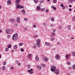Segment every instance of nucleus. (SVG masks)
<instances>
[{"label":"nucleus","instance_id":"nucleus-1","mask_svg":"<svg viewBox=\"0 0 75 75\" xmlns=\"http://www.w3.org/2000/svg\"><path fill=\"white\" fill-rule=\"evenodd\" d=\"M18 38V35L17 34H14L12 36V39L13 40H16Z\"/></svg>","mask_w":75,"mask_h":75},{"label":"nucleus","instance_id":"nucleus-2","mask_svg":"<svg viewBox=\"0 0 75 75\" xmlns=\"http://www.w3.org/2000/svg\"><path fill=\"white\" fill-rule=\"evenodd\" d=\"M51 71L52 72L55 71V70L56 69V67L55 66L52 65L51 67Z\"/></svg>","mask_w":75,"mask_h":75},{"label":"nucleus","instance_id":"nucleus-3","mask_svg":"<svg viewBox=\"0 0 75 75\" xmlns=\"http://www.w3.org/2000/svg\"><path fill=\"white\" fill-rule=\"evenodd\" d=\"M16 9H18V8H23L24 7L23 6L20 5H19V3H18V4H16Z\"/></svg>","mask_w":75,"mask_h":75},{"label":"nucleus","instance_id":"nucleus-4","mask_svg":"<svg viewBox=\"0 0 75 75\" xmlns=\"http://www.w3.org/2000/svg\"><path fill=\"white\" fill-rule=\"evenodd\" d=\"M6 31L7 34H10L11 33L12 31L9 29H6Z\"/></svg>","mask_w":75,"mask_h":75},{"label":"nucleus","instance_id":"nucleus-5","mask_svg":"<svg viewBox=\"0 0 75 75\" xmlns=\"http://www.w3.org/2000/svg\"><path fill=\"white\" fill-rule=\"evenodd\" d=\"M55 58L57 60H59V59H60L61 57H60L59 54H57L55 56Z\"/></svg>","mask_w":75,"mask_h":75},{"label":"nucleus","instance_id":"nucleus-6","mask_svg":"<svg viewBox=\"0 0 75 75\" xmlns=\"http://www.w3.org/2000/svg\"><path fill=\"white\" fill-rule=\"evenodd\" d=\"M54 72L55 73V74H59V70H58V69H56L54 71Z\"/></svg>","mask_w":75,"mask_h":75},{"label":"nucleus","instance_id":"nucleus-7","mask_svg":"<svg viewBox=\"0 0 75 75\" xmlns=\"http://www.w3.org/2000/svg\"><path fill=\"white\" fill-rule=\"evenodd\" d=\"M20 18L19 17H18L17 18L16 21L17 23H20Z\"/></svg>","mask_w":75,"mask_h":75},{"label":"nucleus","instance_id":"nucleus-8","mask_svg":"<svg viewBox=\"0 0 75 75\" xmlns=\"http://www.w3.org/2000/svg\"><path fill=\"white\" fill-rule=\"evenodd\" d=\"M36 10L37 11H40L41 10V7H40V6H37L36 7Z\"/></svg>","mask_w":75,"mask_h":75},{"label":"nucleus","instance_id":"nucleus-9","mask_svg":"<svg viewBox=\"0 0 75 75\" xmlns=\"http://www.w3.org/2000/svg\"><path fill=\"white\" fill-rule=\"evenodd\" d=\"M70 56H71V54H67L66 55L65 58H66V59H68V58H69V57H70Z\"/></svg>","mask_w":75,"mask_h":75},{"label":"nucleus","instance_id":"nucleus-10","mask_svg":"<svg viewBox=\"0 0 75 75\" xmlns=\"http://www.w3.org/2000/svg\"><path fill=\"white\" fill-rule=\"evenodd\" d=\"M36 43H40L41 42V40L40 39H37L36 40Z\"/></svg>","mask_w":75,"mask_h":75},{"label":"nucleus","instance_id":"nucleus-11","mask_svg":"<svg viewBox=\"0 0 75 75\" xmlns=\"http://www.w3.org/2000/svg\"><path fill=\"white\" fill-rule=\"evenodd\" d=\"M35 59H36V61H38L40 59H39V58H38V56H36L35 57Z\"/></svg>","mask_w":75,"mask_h":75},{"label":"nucleus","instance_id":"nucleus-12","mask_svg":"<svg viewBox=\"0 0 75 75\" xmlns=\"http://www.w3.org/2000/svg\"><path fill=\"white\" fill-rule=\"evenodd\" d=\"M20 2V0H16V4H18V3H19Z\"/></svg>","mask_w":75,"mask_h":75},{"label":"nucleus","instance_id":"nucleus-13","mask_svg":"<svg viewBox=\"0 0 75 75\" xmlns=\"http://www.w3.org/2000/svg\"><path fill=\"white\" fill-rule=\"evenodd\" d=\"M7 4L8 5V4H11V2L10 0H8L7 1Z\"/></svg>","mask_w":75,"mask_h":75},{"label":"nucleus","instance_id":"nucleus-14","mask_svg":"<svg viewBox=\"0 0 75 75\" xmlns=\"http://www.w3.org/2000/svg\"><path fill=\"white\" fill-rule=\"evenodd\" d=\"M34 3H35L36 4H37V3H38V2H39V1L37 0H34Z\"/></svg>","mask_w":75,"mask_h":75},{"label":"nucleus","instance_id":"nucleus-15","mask_svg":"<svg viewBox=\"0 0 75 75\" xmlns=\"http://www.w3.org/2000/svg\"><path fill=\"white\" fill-rule=\"evenodd\" d=\"M36 44L38 47L40 48V47H41V45H40V43H36Z\"/></svg>","mask_w":75,"mask_h":75},{"label":"nucleus","instance_id":"nucleus-16","mask_svg":"<svg viewBox=\"0 0 75 75\" xmlns=\"http://www.w3.org/2000/svg\"><path fill=\"white\" fill-rule=\"evenodd\" d=\"M13 48L14 49H15V50H16V49H17V45H15L13 46Z\"/></svg>","mask_w":75,"mask_h":75},{"label":"nucleus","instance_id":"nucleus-17","mask_svg":"<svg viewBox=\"0 0 75 75\" xmlns=\"http://www.w3.org/2000/svg\"><path fill=\"white\" fill-rule=\"evenodd\" d=\"M67 27L68 28L69 30H71V26L70 25H68L67 26Z\"/></svg>","mask_w":75,"mask_h":75},{"label":"nucleus","instance_id":"nucleus-18","mask_svg":"<svg viewBox=\"0 0 75 75\" xmlns=\"http://www.w3.org/2000/svg\"><path fill=\"white\" fill-rule=\"evenodd\" d=\"M45 45H47V46H50V44L49 43L46 42L45 44Z\"/></svg>","mask_w":75,"mask_h":75},{"label":"nucleus","instance_id":"nucleus-19","mask_svg":"<svg viewBox=\"0 0 75 75\" xmlns=\"http://www.w3.org/2000/svg\"><path fill=\"white\" fill-rule=\"evenodd\" d=\"M10 21L11 23H13V22H14V21H15V20L14 19H11L10 20Z\"/></svg>","mask_w":75,"mask_h":75},{"label":"nucleus","instance_id":"nucleus-20","mask_svg":"<svg viewBox=\"0 0 75 75\" xmlns=\"http://www.w3.org/2000/svg\"><path fill=\"white\" fill-rule=\"evenodd\" d=\"M22 11L23 13V14H25V11L23 9L22 10Z\"/></svg>","mask_w":75,"mask_h":75},{"label":"nucleus","instance_id":"nucleus-21","mask_svg":"<svg viewBox=\"0 0 75 75\" xmlns=\"http://www.w3.org/2000/svg\"><path fill=\"white\" fill-rule=\"evenodd\" d=\"M51 36H52V37H53V36H54V35H55V33L54 32L52 33L51 34Z\"/></svg>","mask_w":75,"mask_h":75},{"label":"nucleus","instance_id":"nucleus-22","mask_svg":"<svg viewBox=\"0 0 75 75\" xmlns=\"http://www.w3.org/2000/svg\"><path fill=\"white\" fill-rule=\"evenodd\" d=\"M7 48H10L11 47V45H9L7 46Z\"/></svg>","mask_w":75,"mask_h":75},{"label":"nucleus","instance_id":"nucleus-23","mask_svg":"<svg viewBox=\"0 0 75 75\" xmlns=\"http://www.w3.org/2000/svg\"><path fill=\"white\" fill-rule=\"evenodd\" d=\"M55 25V24H51L50 25V27H54Z\"/></svg>","mask_w":75,"mask_h":75},{"label":"nucleus","instance_id":"nucleus-24","mask_svg":"<svg viewBox=\"0 0 75 75\" xmlns=\"http://www.w3.org/2000/svg\"><path fill=\"white\" fill-rule=\"evenodd\" d=\"M50 20L52 21V22H54V18H52Z\"/></svg>","mask_w":75,"mask_h":75},{"label":"nucleus","instance_id":"nucleus-25","mask_svg":"<svg viewBox=\"0 0 75 75\" xmlns=\"http://www.w3.org/2000/svg\"><path fill=\"white\" fill-rule=\"evenodd\" d=\"M44 58H45L44 59L45 61H48V58H47V57H45Z\"/></svg>","mask_w":75,"mask_h":75},{"label":"nucleus","instance_id":"nucleus-26","mask_svg":"<svg viewBox=\"0 0 75 75\" xmlns=\"http://www.w3.org/2000/svg\"><path fill=\"white\" fill-rule=\"evenodd\" d=\"M69 3H72L73 2V1L72 0H69L68 1Z\"/></svg>","mask_w":75,"mask_h":75},{"label":"nucleus","instance_id":"nucleus-27","mask_svg":"<svg viewBox=\"0 0 75 75\" xmlns=\"http://www.w3.org/2000/svg\"><path fill=\"white\" fill-rule=\"evenodd\" d=\"M72 67H73V68L74 69V70H75V64H73Z\"/></svg>","mask_w":75,"mask_h":75},{"label":"nucleus","instance_id":"nucleus-28","mask_svg":"<svg viewBox=\"0 0 75 75\" xmlns=\"http://www.w3.org/2000/svg\"><path fill=\"white\" fill-rule=\"evenodd\" d=\"M58 28L60 30H62V27L61 26H59Z\"/></svg>","mask_w":75,"mask_h":75},{"label":"nucleus","instance_id":"nucleus-29","mask_svg":"<svg viewBox=\"0 0 75 75\" xmlns=\"http://www.w3.org/2000/svg\"><path fill=\"white\" fill-rule=\"evenodd\" d=\"M53 2L54 3H57V0H53Z\"/></svg>","mask_w":75,"mask_h":75},{"label":"nucleus","instance_id":"nucleus-30","mask_svg":"<svg viewBox=\"0 0 75 75\" xmlns=\"http://www.w3.org/2000/svg\"><path fill=\"white\" fill-rule=\"evenodd\" d=\"M33 48H34V49H35L37 48V46H36V45H33Z\"/></svg>","mask_w":75,"mask_h":75},{"label":"nucleus","instance_id":"nucleus-31","mask_svg":"<svg viewBox=\"0 0 75 75\" xmlns=\"http://www.w3.org/2000/svg\"><path fill=\"white\" fill-rule=\"evenodd\" d=\"M45 8H43L41 9V11H44L45 10Z\"/></svg>","mask_w":75,"mask_h":75},{"label":"nucleus","instance_id":"nucleus-32","mask_svg":"<svg viewBox=\"0 0 75 75\" xmlns=\"http://www.w3.org/2000/svg\"><path fill=\"white\" fill-rule=\"evenodd\" d=\"M23 45V44L22 43H20L19 45V46H22Z\"/></svg>","mask_w":75,"mask_h":75},{"label":"nucleus","instance_id":"nucleus-33","mask_svg":"<svg viewBox=\"0 0 75 75\" xmlns=\"http://www.w3.org/2000/svg\"><path fill=\"white\" fill-rule=\"evenodd\" d=\"M72 20L73 21H75V16H74L72 18Z\"/></svg>","mask_w":75,"mask_h":75},{"label":"nucleus","instance_id":"nucleus-34","mask_svg":"<svg viewBox=\"0 0 75 75\" xmlns=\"http://www.w3.org/2000/svg\"><path fill=\"white\" fill-rule=\"evenodd\" d=\"M72 54L73 55V56H74V57L75 56V52H72Z\"/></svg>","mask_w":75,"mask_h":75},{"label":"nucleus","instance_id":"nucleus-35","mask_svg":"<svg viewBox=\"0 0 75 75\" xmlns=\"http://www.w3.org/2000/svg\"><path fill=\"white\" fill-rule=\"evenodd\" d=\"M51 41H53L54 40V38H51Z\"/></svg>","mask_w":75,"mask_h":75},{"label":"nucleus","instance_id":"nucleus-36","mask_svg":"<svg viewBox=\"0 0 75 75\" xmlns=\"http://www.w3.org/2000/svg\"><path fill=\"white\" fill-rule=\"evenodd\" d=\"M42 68L40 66H39V67L38 68V69H39V70H41V69H42Z\"/></svg>","mask_w":75,"mask_h":75},{"label":"nucleus","instance_id":"nucleus-37","mask_svg":"<svg viewBox=\"0 0 75 75\" xmlns=\"http://www.w3.org/2000/svg\"><path fill=\"white\" fill-rule=\"evenodd\" d=\"M44 0H42L40 1V3H42L43 2H44Z\"/></svg>","mask_w":75,"mask_h":75},{"label":"nucleus","instance_id":"nucleus-38","mask_svg":"<svg viewBox=\"0 0 75 75\" xmlns=\"http://www.w3.org/2000/svg\"><path fill=\"white\" fill-rule=\"evenodd\" d=\"M27 30V28L26 27H25L24 28V30L25 31H26Z\"/></svg>","mask_w":75,"mask_h":75},{"label":"nucleus","instance_id":"nucleus-39","mask_svg":"<svg viewBox=\"0 0 75 75\" xmlns=\"http://www.w3.org/2000/svg\"><path fill=\"white\" fill-rule=\"evenodd\" d=\"M19 62L18 61V60H16L15 61V62L16 63V64H18Z\"/></svg>","mask_w":75,"mask_h":75},{"label":"nucleus","instance_id":"nucleus-40","mask_svg":"<svg viewBox=\"0 0 75 75\" xmlns=\"http://www.w3.org/2000/svg\"><path fill=\"white\" fill-rule=\"evenodd\" d=\"M67 64H68V65H71V63L69 62H67Z\"/></svg>","mask_w":75,"mask_h":75},{"label":"nucleus","instance_id":"nucleus-41","mask_svg":"<svg viewBox=\"0 0 75 75\" xmlns=\"http://www.w3.org/2000/svg\"><path fill=\"white\" fill-rule=\"evenodd\" d=\"M24 51V50L23 49V48H21V52H23Z\"/></svg>","mask_w":75,"mask_h":75},{"label":"nucleus","instance_id":"nucleus-42","mask_svg":"<svg viewBox=\"0 0 75 75\" xmlns=\"http://www.w3.org/2000/svg\"><path fill=\"white\" fill-rule=\"evenodd\" d=\"M31 57V54H29L28 56V57Z\"/></svg>","mask_w":75,"mask_h":75},{"label":"nucleus","instance_id":"nucleus-43","mask_svg":"<svg viewBox=\"0 0 75 75\" xmlns=\"http://www.w3.org/2000/svg\"><path fill=\"white\" fill-rule=\"evenodd\" d=\"M43 25L45 27V26H46L47 25V23H43Z\"/></svg>","mask_w":75,"mask_h":75},{"label":"nucleus","instance_id":"nucleus-44","mask_svg":"<svg viewBox=\"0 0 75 75\" xmlns=\"http://www.w3.org/2000/svg\"><path fill=\"white\" fill-rule=\"evenodd\" d=\"M28 20V19H27V18H24V20H25V21H27Z\"/></svg>","mask_w":75,"mask_h":75},{"label":"nucleus","instance_id":"nucleus-45","mask_svg":"<svg viewBox=\"0 0 75 75\" xmlns=\"http://www.w3.org/2000/svg\"><path fill=\"white\" fill-rule=\"evenodd\" d=\"M5 51H8V48H6L5 49Z\"/></svg>","mask_w":75,"mask_h":75},{"label":"nucleus","instance_id":"nucleus-46","mask_svg":"<svg viewBox=\"0 0 75 75\" xmlns=\"http://www.w3.org/2000/svg\"><path fill=\"white\" fill-rule=\"evenodd\" d=\"M42 67H45V64H42Z\"/></svg>","mask_w":75,"mask_h":75},{"label":"nucleus","instance_id":"nucleus-47","mask_svg":"<svg viewBox=\"0 0 75 75\" xmlns=\"http://www.w3.org/2000/svg\"><path fill=\"white\" fill-rule=\"evenodd\" d=\"M33 28H35L36 27V25H33Z\"/></svg>","mask_w":75,"mask_h":75},{"label":"nucleus","instance_id":"nucleus-48","mask_svg":"<svg viewBox=\"0 0 75 75\" xmlns=\"http://www.w3.org/2000/svg\"><path fill=\"white\" fill-rule=\"evenodd\" d=\"M57 45H60L61 43L59 42H58L57 43Z\"/></svg>","mask_w":75,"mask_h":75},{"label":"nucleus","instance_id":"nucleus-49","mask_svg":"<svg viewBox=\"0 0 75 75\" xmlns=\"http://www.w3.org/2000/svg\"><path fill=\"white\" fill-rule=\"evenodd\" d=\"M68 69H72V67H68Z\"/></svg>","mask_w":75,"mask_h":75},{"label":"nucleus","instance_id":"nucleus-50","mask_svg":"<svg viewBox=\"0 0 75 75\" xmlns=\"http://www.w3.org/2000/svg\"><path fill=\"white\" fill-rule=\"evenodd\" d=\"M29 74H33V72L30 71V72Z\"/></svg>","mask_w":75,"mask_h":75},{"label":"nucleus","instance_id":"nucleus-51","mask_svg":"<svg viewBox=\"0 0 75 75\" xmlns=\"http://www.w3.org/2000/svg\"><path fill=\"white\" fill-rule=\"evenodd\" d=\"M2 69L3 70H4L5 69V67H2Z\"/></svg>","mask_w":75,"mask_h":75},{"label":"nucleus","instance_id":"nucleus-52","mask_svg":"<svg viewBox=\"0 0 75 75\" xmlns=\"http://www.w3.org/2000/svg\"><path fill=\"white\" fill-rule=\"evenodd\" d=\"M51 8H54V7L55 6H53V5H52L51 6Z\"/></svg>","mask_w":75,"mask_h":75},{"label":"nucleus","instance_id":"nucleus-53","mask_svg":"<svg viewBox=\"0 0 75 75\" xmlns=\"http://www.w3.org/2000/svg\"><path fill=\"white\" fill-rule=\"evenodd\" d=\"M30 67H31V66H30V65H28V68H30Z\"/></svg>","mask_w":75,"mask_h":75},{"label":"nucleus","instance_id":"nucleus-54","mask_svg":"<svg viewBox=\"0 0 75 75\" xmlns=\"http://www.w3.org/2000/svg\"><path fill=\"white\" fill-rule=\"evenodd\" d=\"M7 37L8 38H10V35H8L7 36Z\"/></svg>","mask_w":75,"mask_h":75},{"label":"nucleus","instance_id":"nucleus-55","mask_svg":"<svg viewBox=\"0 0 75 75\" xmlns=\"http://www.w3.org/2000/svg\"><path fill=\"white\" fill-rule=\"evenodd\" d=\"M15 27H17V25H17V24L15 23Z\"/></svg>","mask_w":75,"mask_h":75},{"label":"nucleus","instance_id":"nucleus-56","mask_svg":"<svg viewBox=\"0 0 75 75\" xmlns=\"http://www.w3.org/2000/svg\"><path fill=\"white\" fill-rule=\"evenodd\" d=\"M53 9L54 10H56V7H54L53 8Z\"/></svg>","mask_w":75,"mask_h":75},{"label":"nucleus","instance_id":"nucleus-57","mask_svg":"<svg viewBox=\"0 0 75 75\" xmlns=\"http://www.w3.org/2000/svg\"><path fill=\"white\" fill-rule=\"evenodd\" d=\"M45 12H46L47 13V12H48V9L46 10Z\"/></svg>","mask_w":75,"mask_h":75},{"label":"nucleus","instance_id":"nucleus-58","mask_svg":"<svg viewBox=\"0 0 75 75\" xmlns=\"http://www.w3.org/2000/svg\"><path fill=\"white\" fill-rule=\"evenodd\" d=\"M3 64H4V65H6V62H3Z\"/></svg>","mask_w":75,"mask_h":75},{"label":"nucleus","instance_id":"nucleus-59","mask_svg":"<svg viewBox=\"0 0 75 75\" xmlns=\"http://www.w3.org/2000/svg\"><path fill=\"white\" fill-rule=\"evenodd\" d=\"M60 6H61V7H63V6H64V4H61Z\"/></svg>","mask_w":75,"mask_h":75},{"label":"nucleus","instance_id":"nucleus-60","mask_svg":"<svg viewBox=\"0 0 75 75\" xmlns=\"http://www.w3.org/2000/svg\"><path fill=\"white\" fill-rule=\"evenodd\" d=\"M62 8L63 9H64L65 8V6H63V7H62Z\"/></svg>","mask_w":75,"mask_h":75},{"label":"nucleus","instance_id":"nucleus-61","mask_svg":"<svg viewBox=\"0 0 75 75\" xmlns=\"http://www.w3.org/2000/svg\"><path fill=\"white\" fill-rule=\"evenodd\" d=\"M10 69H13V67H11L10 68Z\"/></svg>","mask_w":75,"mask_h":75},{"label":"nucleus","instance_id":"nucleus-62","mask_svg":"<svg viewBox=\"0 0 75 75\" xmlns=\"http://www.w3.org/2000/svg\"><path fill=\"white\" fill-rule=\"evenodd\" d=\"M36 67H37L38 68H39V66H38V65H37Z\"/></svg>","mask_w":75,"mask_h":75},{"label":"nucleus","instance_id":"nucleus-63","mask_svg":"<svg viewBox=\"0 0 75 75\" xmlns=\"http://www.w3.org/2000/svg\"><path fill=\"white\" fill-rule=\"evenodd\" d=\"M69 7H72V5H69Z\"/></svg>","mask_w":75,"mask_h":75},{"label":"nucleus","instance_id":"nucleus-64","mask_svg":"<svg viewBox=\"0 0 75 75\" xmlns=\"http://www.w3.org/2000/svg\"><path fill=\"white\" fill-rule=\"evenodd\" d=\"M18 65L20 66V65H21V64L20 63H19L18 64Z\"/></svg>","mask_w":75,"mask_h":75}]
</instances>
